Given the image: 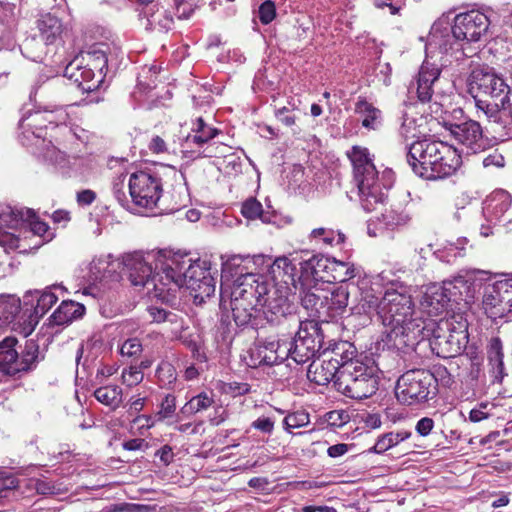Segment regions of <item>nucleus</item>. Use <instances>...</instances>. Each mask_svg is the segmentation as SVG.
Listing matches in <instances>:
<instances>
[{
    "label": "nucleus",
    "mask_w": 512,
    "mask_h": 512,
    "mask_svg": "<svg viewBox=\"0 0 512 512\" xmlns=\"http://www.w3.org/2000/svg\"><path fill=\"white\" fill-rule=\"evenodd\" d=\"M220 258L221 305L230 307L237 325H246L268 293L265 276L252 271L264 265L266 256L224 254Z\"/></svg>",
    "instance_id": "nucleus-1"
},
{
    "label": "nucleus",
    "mask_w": 512,
    "mask_h": 512,
    "mask_svg": "<svg viewBox=\"0 0 512 512\" xmlns=\"http://www.w3.org/2000/svg\"><path fill=\"white\" fill-rule=\"evenodd\" d=\"M126 177L121 174L112 183L113 195L123 207H128L130 203L126 187L133 204L154 214L172 213L186 205V189L180 186L177 197L173 196L168 201L164 195L162 178L156 172L141 170L130 174L128 180Z\"/></svg>",
    "instance_id": "nucleus-2"
},
{
    "label": "nucleus",
    "mask_w": 512,
    "mask_h": 512,
    "mask_svg": "<svg viewBox=\"0 0 512 512\" xmlns=\"http://www.w3.org/2000/svg\"><path fill=\"white\" fill-rule=\"evenodd\" d=\"M303 257L299 254L278 257L273 263L266 257L264 264L270 268L273 281L265 276L268 286V293L264 295L263 301L259 302V310L262 311L267 321L279 322L295 308V302L300 300V284L297 266H300L302 273Z\"/></svg>",
    "instance_id": "nucleus-3"
},
{
    "label": "nucleus",
    "mask_w": 512,
    "mask_h": 512,
    "mask_svg": "<svg viewBox=\"0 0 512 512\" xmlns=\"http://www.w3.org/2000/svg\"><path fill=\"white\" fill-rule=\"evenodd\" d=\"M468 92L475 101L479 118L507 125L512 123V90L494 68L478 66L468 79Z\"/></svg>",
    "instance_id": "nucleus-4"
},
{
    "label": "nucleus",
    "mask_w": 512,
    "mask_h": 512,
    "mask_svg": "<svg viewBox=\"0 0 512 512\" xmlns=\"http://www.w3.org/2000/svg\"><path fill=\"white\" fill-rule=\"evenodd\" d=\"M489 24L488 16L479 10L457 14L453 24L448 16H442L431 27L428 51L435 53L445 49L455 61H460L466 56L462 42L479 41L487 33Z\"/></svg>",
    "instance_id": "nucleus-5"
},
{
    "label": "nucleus",
    "mask_w": 512,
    "mask_h": 512,
    "mask_svg": "<svg viewBox=\"0 0 512 512\" xmlns=\"http://www.w3.org/2000/svg\"><path fill=\"white\" fill-rule=\"evenodd\" d=\"M169 272L165 279L171 302L181 288L189 291L196 305H201L215 293L216 281L211 273V261L207 258L193 259L189 254L170 250Z\"/></svg>",
    "instance_id": "nucleus-6"
},
{
    "label": "nucleus",
    "mask_w": 512,
    "mask_h": 512,
    "mask_svg": "<svg viewBox=\"0 0 512 512\" xmlns=\"http://www.w3.org/2000/svg\"><path fill=\"white\" fill-rule=\"evenodd\" d=\"M19 128L21 129L20 141L26 146H38L40 143L46 145L45 138L48 130H57L55 134L49 135L58 143L68 142L74 138L83 144H88L93 137L88 130L72 124L69 113L63 107L29 113L21 118Z\"/></svg>",
    "instance_id": "nucleus-7"
},
{
    "label": "nucleus",
    "mask_w": 512,
    "mask_h": 512,
    "mask_svg": "<svg viewBox=\"0 0 512 512\" xmlns=\"http://www.w3.org/2000/svg\"><path fill=\"white\" fill-rule=\"evenodd\" d=\"M407 162L413 172L426 180L452 176L462 164L461 152L437 140H417L407 147Z\"/></svg>",
    "instance_id": "nucleus-8"
},
{
    "label": "nucleus",
    "mask_w": 512,
    "mask_h": 512,
    "mask_svg": "<svg viewBox=\"0 0 512 512\" xmlns=\"http://www.w3.org/2000/svg\"><path fill=\"white\" fill-rule=\"evenodd\" d=\"M381 312L385 334L393 346H406L418 340L425 330L424 321L414 310V304L405 291H389L384 294Z\"/></svg>",
    "instance_id": "nucleus-9"
},
{
    "label": "nucleus",
    "mask_w": 512,
    "mask_h": 512,
    "mask_svg": "<svg viewBox=\"0 0 512 512\" xmlns=\"http://www.w3.org/2000/svg\"><path fill=\"white\" fill-rule=\"evenodd\" d=\"M170 250L133 252L123 256L121 266L133 286L147 289V294L162 302L171 303L167 295L165 276L169 272Z\"/></svg>",
    "instance_id": "nucleus-10"
},
{
    "label": "nucleus",
    "mask_w": 512,
    "mask_h": 512,
    "mask_svg": "<svg viewBox=\"0 0 512 512\" xmlns=\"http://www.w3.org/2000/svg\"><path fill=\"white\" fill-rule=\"evenodd\" d=\"M109 54L108 44L96 43L66 66L64 76L83 92L94 91L104 80Z\"/></svg>",
    "instance_id": "nucleus-11"
},
{
    "label": "nucleus",
    "mask_w": 512,
    "mask_h": 512,
    "mask_svg": "<svg viewBox=\"0 0 512 512\" xmlns=\"http://www.w3.org/2000/svg\"><path fill=\"white\" fill-rule=\"evenodd\" d=\"M7 230H29L46 242L54 236L48 224L40 221L32 209L0 204V246L5 251L20 248V234Z\"/></svg>",
    "instance_id": "nucleus-12"
},
{
    "label": "nucleus",
    "mask_w": 512,
    "mask_h": 512,
    "mask_svg": "<svg viewBox=\"0 0 512 512\" xmlns=\"http://www.w3.org/2000/svg\"><path fill=\"white\" fill-rule=\"evenodd\" d=\"M377 372L378 367L373 361L355 360L340 369L335 387L349 398H368L378 389Z\"/></svg>",
    "instance_id": "nucleus-13"
},
{
    "label": "nucleus",
    "mask_w": 512,
    "mask_h": 512,
    "mask_svg": "<svg viewBox=\"0 0 512 512\" xmlns=\"http://www.w3.org/2000/svg\"><path fill=\"white\" fill-rule=\"evenodd\" d=\"M349 291L347 286H338L334 290L324 287H316L300 295L302 306L310 317L323 322H329L342 316L348 306Z\"/></svg>",
    "instance_id": "nucleus-14"
},
{
    "label": "nucleus",
    "mask_w": 512,
    "mask_h": 512,
    "mask_svg": "<svg viewBox=\"0 0 512 512\" xmlns=\"http://www.w3.org/2000/svg\"><path fill=\"white\" fill-rule=\"evenodd\" d=\"M43 146V159L53 165L56 172L63 178L87 181L97 168V163L92 155H67L59 150L51 140Z\"/></svg>",
    "instance_id": "nucleus-15"
},
{
    "label": "nucleus",
    "mask_w": 512,
    "mask_h": 512,
    "mask_svg": "<svg viewBox=\"0 0 512 512\" xmlns=\"http://www.w3.org/2000/svg\"><path fill=\"white\" fill-rule=\"evenodd\" d=\"M435 378L425 369H412L402 374L396 383L397 400L405 405L426 402L435 394Z\"/></svg>",
    "instance_id": "nucleus-16"
},
{
    "label": "nucleus",
    "mask_w": 512,
    "mask_h": 512,
    "mask_svg": "<svg viewBox=\"0 0 512 512\" xmlns=\"http://www.w3.org/2000/svg\"><path fill=\"white\" fill-rule=\"evenodd\" d=\"M219 133L218 129L209 126L202 118H197L182 144V153L189 158L196 159L200 157H216L219 158L222 151L231 148L213 142V139Z\"/></svg>",
    "instance_id": "nucleus-17"
},
{
    "label": "nucleus",
    "mask_w": 512,
    "mask_h": 512,
    "mask_svg": "<svg viewBox=\"0 0 512 512\" xmlns=\"http://www.w3.org/2000/svg\"><path fill=\"white\" fill-rule=\"evenodd\" d=\"M425 53L426 57L420 67L417 78V96L421 102L431 100L433 85L439 79L441 68L455 61L445 49H439L435 53L428 51V41L425 45Z\"/></svg>",
    "instance_id": "nucleus-18"
},
{
    "label": "nucleus",
    "mask_w": 512,
    "mask_h": 512,
    "mask_svg": "<svg viewBox=\"0 0 512 512\" xmlns=\"http://www.w3.org/2000/svg\"><path fill=\"white\" fill-rule=\"evenodd\" d=\"M37 323L31 313L23 312L20 298L14 295L0 296V327H10L24 337L29 336Z\"/></svg>",
    "instance_id": "nucleus-19"
},
{
    "label": "nucleus",
    "mask_w": 512,
    "mask_h": 512,
    "mask_svg": "<svg viewBox=\"0 0 512 512\" xmlns=\"http://www.w3.org/2000/svg\"><path fill=\"white\" fill-rule=\"evenodd\" d=\"M512 195L503 189L494 190L483 202V216L487 224L480 227V235L489 237L493 235V226L501 224L507 216L512 215Z\"/></svg>",
    "instance_id": "nucleus-20"
},
{
    "label": "nucleus",
    "mask_w": 512,
    "mask_h": 512,
    "mask_svg": "<svg viewBox=\"0 0 512 512\" xmlns=\"http://www.w3.org/2000/svg\"><path fill=\"white\" fill-rule=\"evenodd\" d=\"M331 263L332 257L324 255L303 259L302 273L299 274L300 295L331 283V277H329Z\"/></svg>",
    "instance_id": "nucleus-21"
},
{
    "label": "nucleus",
    "mask_w": 512,
    "mask_h": 512,
    "mask_svg": "<svg viewBox=\"0 0 512 512\" xmlns=\"http://www.w3.org/2000/svg\"><path fill=\"white\" fill-rule=\"evenodd\" d=\"M358 188L359 201L366 212L377 211L385 205L388 199V189L391 183L376 176H369L355 181Z\"/></svg>",
    "instance_id": "nucleus-22"
},
{
    "label": "nucleus",
    "mask_w": 512,
    "mask_h": 512,
    "mask_svg": "<svg viewBox=\"0 0 512 512\" xmlns=\"http://www.w3.org/2000/svg\"><path fill=\"white\" fill-rule=\"evenodd\" d=\"M451 136L462 146L461 153L475 154L483 151L485 140L480 124L474 120H466L461 123H445Z\"/></svg>",
    "instance_id": "nucleus-23"
},
{
    "label": "nucleus",
    "mask_w": 512,
    "mask_h": 512,
    "mask_svg": "<svg viewBox=\"0 0 512 512\" xmlns=\"http://www.w3.org/2000/svg\"><path fill=\"white\" fill-rule=\"evenodd\" d=\"M493 282L487 285L483 298V308L489 318L497 319L505 317L504 293L508 291L512 277L507 278V273L494 274Z\"/></svg>",
    "instance_id": "nucleus-24"
},
{
    "label": "nucleus",
    "mask_w": 512,
    "mask_h": 512,
    "mask_svg": "<svg viewBox=\"0 0 512 512\" xmlns=\"http://www.w3.org/2000/svg\"><path fill=\"white\" fill-rule=\"evenodd\" d=\"M452 283L449 278L441 284L434 283L426 288L421 306L429 316L443 314L451 299L457 297V292L454 290Z\"/></svg>",
    "instance_id": "nucleus-25"
},
{
    "label": "nucleus",
    "mask_w": 512,
    "mask_h": 512,
    "mask_svg": "<svg viewBox=\"0 0 512 512\" xmlns=\"http://www.w3.org/2000/svg\"><path fill=\"white\" fill-rule=\"evenodd\" d=\"M494 278V274L487 270L480 269H462L456 275L450 278L453 282L454 290L457 296L473 298L475 293L479 291L482 286Z\"/></svg>",
    "instance_id": "nucleus-26"
},
{
    "label": "nucleus",
    "mask_w": 512,
    "mask_h": 512,
    "mask_svg": "<svg viewBox=\"0 0 512 512\" xmlns=\"http://www.w3.org/2000/svg\"><path fill=\"white\" fill-rule=\"evenodd\" d=\"M411 221L410 214L403 209L385 208L380 216L368 221L367 233L371 237L381 235L385 230L393 231L406 227Z\"/></svg>",
    "instance_id": "nucleus-27"
},
{
    "label": "nucleus",
    "mask_w": 512,
    "mask_h": 512,
    "mask_svg": "<svg viewBox=\"0 0 512 512\" xmlns=\"http://www.w3.org/2000/svg\"><path fill=\"white\" fill-rule=\"evenodd\" d=\"M121 267L119 260L113 259L109 255H100L95 257L89 265L88 280L92 284H102L103 287L110 283H116L121 279L118 269Z\"/></svg>",
    "instance_id": "nucleus-28"
},
{
    "label": "nucleus",
    "mask_w": 512,
    "mask_h": 512,
    "mask_svg": "<svg viewBox=\"0 0 512 512\" xmlns=\"http://www.w3.org/2000/svg\"><path fill=\"white\" fill-rule=\"evenodd\" d=\"M139 3L142 5L141 14L146 21V29L167 32L172 28L173 18L160 0H139Z\"/></svg>",
    "instance_id": "nucleus-29"
},
{
    "label": "nucleus",
    "mask_w": 512,
    "mask_h": 512,
    "mask_svg": "<svg viewBox=\"0 0 512 512\" xmlns=\"http://www.w3.org/2000/svg\"><path fill=\"white\" fill-rule=\"evenodd\" d=\"M340 368L335 359H328L323 355L322 359L313 360L308 367L307 377L317 385H327L336 381Z\"/></svg>",
    "instance_id": "nucleus-30"
},
{
    "label": "nucleus",
    "mask_w": 512,
    "mask_h": 512,
    "mask_svg": "<svg viewBox=\"0 0 512 512\" xmlns=\"http://www.w3.org/2000/svg\"><path fill=\"white\" fill-rule=\"evenodd\" d=\"M489 373L494 382L501 383L507 375L504 365L503 343L499 337H492L486 346Z\"/></svg>",
    "instance_id": "nucleus-31"
},
{
    "label": "nucleus",
    "mask_w": 512,
    "mask_h": 512,
    "mask_svg": "<svg viewBox=\"0 0 512 512\" xmlns=\"http://www.w3.org/2000/svg\"><path fill=\"white\" fill-rule=\"evenodd\" d=\"M347 155L353 165L354 181L378 174L367 148L353 146Z\"/></svg>",
    "instance_id": "nucleus-32"
},
{
    "label": "nucleus",
    "mask_w": 512,
    "mask_h": 512,
    "mask_svg": "<svg viewBox=\"0 0 512 512\" xmlns=\"http://www.w3.org/2000/svg\"><path fill=\"white\" fill-rule=\"evenodd\" d=\"M355 113L359 116L361 124L369 130H377L382 124V112L365 97L359 96L355 103Z\"/></svg>",
    "instance_id": "nucleus-33"
},
{
    "label": "nucleus",
    "mask_w": 512,
    "mask_h": 512,
    "mask_svg": "<svg viewBox=\"0 0 512 512\" xmlns=\"http://www.w3.org/2000/svg\"><path fill=\"white\" fill-rule=\"evenodd\" d=\"M383 306H386L384 303V294L379 295L377 290H372L370 286L368 289L362 291L359 304L351 307V311L354 314H365L368 316L375 313L381 318Z\"/></svg>",
    "instance_id": "nucleus-34"
},
{
    "label": "nucleus",
    "mask_w": 512,
    "mask_h": 512,
    "mask_svg": "<svg viewBox=\"0 0 512 512\" xmlns=\"http://www.w3.org/2000/svg\"><path fill=\"white\" fill-rule=\"evenodd\" d=\"M38 28L46 45L56 44L66 33L61 21L51 14H46L39 19Z\"/></svg>",
    "instance_id": "nucleus-35"
},
{
    "label": "nucleus",
    "mask_w": 512,
    "mask_h": 512,
    "mask_svg": "<svg viewBox=\"0 0 512 512\" xmlns=\"http://www.w3.org/2000/svg\"><path fill=\"white\" fill-rule=\"evenodd\" d=\"M323 354L328 359L337 360L338 367L342 369L346 364L354 363L356 347L348 341H334L329 343Z\"/></svg>",
    "instance_id": "nucleus-36"
},
{
    "label": "nucleus",
    "mask_w": 512,
    "mask_h": 512,
    "mask_svg": "<svg viewBox=\"0 0 512 512\" xmlns=\"http://www.w3.org/2000/svg\"><path fill=\"white\" fill-rule=\"evenodd\" d=\"M84 312V305L72 300H63L51 315L50 320L55 325H66L82 317Z\"/></svg>",
    "instance_id": "nucleus-37"
},
{
    "label": "nucleus",
    "mask_w": 512,
    "mask_h": 512,
    "mask_svg": "<svg viewBox=\"0 0 512 512\" xmlns=\"http://www.w3.org/2000/svg\"><path fill=\"white\" fill-rule=\"evenodd\" d=\"M399 135L405 140L418 138L421 133L420 127L424 121L415 111V107L407 106L400 118Z\"/></svg>",
    "instance_id": "nucleus-38"
},
{
    "label": "nucleus",
    "mask_w": 512,
    "mask_h": 512,
    "mask_svg": "<svg viewBox=\"0 0 512 512\" xmlns=\"http://www.w3.org/2000/svg\"><path fill=\"white\" fill-rule=\"evenodd\" d=\"M66 292V288L61 284H54L43 291H35L37 295V304L34 307L35 317H42L58 301L59 296Z\"/></svg>",
    "instance_id": "nucleus-39"
},
{
    "label": "nucleus",
    "mask_w": 512,
    "mask_h": 512,
    "mask_svg": "<svg viewBox=\"0 0 512 512\" xmlns=\"http://www.w3.org/2000/svg\"><path fill=\"white\" fill-rule=\"evenodd\" d=\"M16 343L17 340L13 337H6L0 342V371L6 374L19 372Z\"/></svg>",
    "instance_id": "nucleus-40"
},
{
    "label": "nucleus",
    "mask_w": 512,
    "mask_h": 512,
    "mask_svg": "<svg viewBox=\"0 0 512 512\" xmlns=\"http://www.w3.org/2000/svg\"><path fill=\"white\" fill-rule=\"evenodd\" d=\"M295 336L305 348L310 350L312 357L323 346V337L318 333V326L314 322L301 323Z\"/></svg>",
    "instance_id": "nucleus-41"
},
{
    "label": "nucleus",
    "mask_w": 512,
    "mask_h": 512,
    "mask_svg": "<svg viewBox=\"0 0 512 512\" xmlns=\"http://www.w3.org/2000/svg\"><path fill=\"white\" fill-rule=\"evenodd\" d=\"M282 354H287L286 361H293L296 364H303L311 360L312 354H310V350L305 348V346L298 341L297 337H284L283 338V348L281 350ZM290 366V362L287 364Z\"/></svg>",
    "instance_id": "nucleus-42"
},
{
    "label": "nucleus",
    "mask_w": 512,
    "mask_h": 512,
    "mask_svg": "<svg viewBox=\"0 0 512 512\" xmlns=\"http://www.w3.org/2000/svg\"><path fill=\"white\" fill-rule=\"evenodd\" d=\"M410 437L411 432L405 430L385 433L377 438L376 443L370 449V452L382 454Z\"/></svg>",
    "instance_id": "nucleus-43"
},
{
    "label": "nucleus",
    "mask_w": 512,
    "mask_h": 512,
    "mask_svg": "<svg viewBox=\"0 0 512 512\" xmlns=\"http://www.w3.org/2000/svg\"><path fill=\"white\" fill-rule=\"evenodd\" d=\"M370 286L372 290H377L379 295L389 291H399L402 288L401 283L395 278L392 270H383L370 278Z\"/></svg>",
    "instance_id": "nucleus-44"
},
{
    "label": "nucleus",
    "mask_w": 512,
    "mask_h": 512,
    "mask_svg": "<svg viewBox=\"0 0 512 512\" xmlns=\"http://www.w3.org/2000/svg\"><path fill=\"white\" fill-rule=\"evenodd\" d=\"M214 403L213 392L203 391L188 400L180 411L189 416L209 409Z\"/></svg>",
    "instance_id": "nucleus-45"
},
{
    "label": "nucleus",
    "mask_w": 512,
    "mask_h": 512,
    "mask_svg": "<svg viewBox=\"0 0 512 512\" xmlns=\"http://www.w3.org/2000/svg\"><path fill=\"white\" fill-rule=\"evenodd\" d=\"M94 396L112 410H116L122 403V389L117 385L99 387L94 391Z\"/></svg>",
    "instance_id": "nucleus-46"
},
{
    "label": "nucleus",
    "mask_w": 512,
    "mask_h": 512,
    "mask_svg": "<svg viewBox=\"0 0 512 512\" xmlns=\"http://www.w3.org/2000/svg\"><path fill=\"white\" fill-rule=\"evenodd\" d=\"M356 276V268L354 263L349 260L341 261L332 257L329 277L331 282H346Z\"/></svg>",
    "instance_id": "nucleus-47"
},
{
    "label": "nucleus",
    "mask_w": 512,
    "mask_h": 512,
    "mask_svg": "<svg viewBox=\"0 0 512 512\" xmlns=\"http://www.w3.org/2000/svg\"><path fill=\"white\" fill-rule=\"evenodd\" d=\"M265 354H267V366L278 365L283 361H286L287 354H282L283 338L278 340H266L261 342Z\"/></svg>",
    "instance_id": "nucleus-48"
},
{
    "label": "nucleus",
    "mask_w": 512,
    "mask_h": 512,
    "mask_svg": "<svg viewBox=\"0 0 512 512\" xmlns=\"http://www.w3.org/2000/svg\"><path fill=\"white\" fill-rule=\"evenodd\" d=\"M310 237L327 246H337L342 244L345 240V235L343 233L328 228L313 229L310 233Z\"/></svg>",
    "instance_id": "nucleus-49"
},
{
    "label": "nucleus",
    "mask_w": 512,
    "mask_h": 512,
    "mask_svg": "<svg viewBox=\"0 0 512 512\" xmlns=\"http://www.w3.org/2000/svg\"><path fill=\"white\" fill-rule=\"evenodd\" d=\"M221 151L222 152L219 156L222 157V160L219 163L220 169L227 175L240 174L243 167V160L241 156L236 152L224 154V150Z\"/></svg>",
    "instance_id": "nucleus-50"
},
{
    "label": "nucleus",
    "mask_w": 512,
    "mask_h": 512,
    "mask_svg": "<svg viewBox=\"0 0 512 512\" xmlns=\"http://www.w3.org/2000/svg\"><path fill=\"white\" fill-rule=\"evenodd\" d=\"M310 423V415L305 410H298L288 413L283 419V428L286 432L292 433V429L302 428Z\"/></svg>",
    "instance_id": "nucleus-51"
},
{
    "label": "nucleus",
    "mask_w": 512,
    "mask_h": 512,
    "mask_svg": "<svg viewBox=\"0 0 512 512\" xmlns=\"http://www.w3.org/2000/svg\"><path fill=\"white\" fill-rule=\"evenodd\" d=\"M241 213L250 220L261 219L263 222L269 221L268 216L263 211L262 204L255 198H249L243 202Z\"/></svg>",
    "instance_id": "nucleus-52"
},
{
    "label": "nucleus",
    "mask_w": 512,
    "mask_h": 512,
    "mask_svg": "<svg viewBox=\"0 0 512 512\" xmlns=\"http://www.w3.org/2000/svg\"><path fill=\"white\" fill-rule=\"evenodd\" d=\"M157 74L158 69L156 66L143 67L138 76L137 90L146 92L154 88L156 86Z\"/></svg>",
    "instance_id": "nucleus-53"
},
{
    "label": "nucleus",
    "mask_w": 512,
    "mask_h": 512,
    "mask_svg": "<svg viewBox=\"0 0 512 512\" xmlns=\"http://www.w3.org/2000/svg\"><path fill=\"white\" fill-rule=\"evenodd\" d=\"M176 412V397L172 394H167L159 405V409L154 416L158 422L171 419Z\"/></svg>",
    "instance_id": "nucleus-54"
},
{
    "label": "nucleus",
    "mask_w": 512,
    "mask_h": 512,
    "mask_svg": "<svg viewBox=\"0 0 512 512\" xmlns=\"http://www.w3.org/2000/svg\"><path fill=\"white\" fill-rule=\"evenodd\" d=\"M156 376L162 387H170L177 379L176 369L171 363L166 361L159 364Z\"/></svg>",
    "instance_id": "nucleus-55"
},
{
    "label": "nucleus",
    "mask_w": 512,
    "mask_h": 512,
    "mask_svg": "<svg viewBox=\"0 0 512 512\" xmlns=\"http://www.w3.org/2000/svg\"><path fill=\"white\" fill-rule=\"evenodd\" d=\"M38 358V347L33 343H28L25 348V352L22 354L20 360H18L19 371L29 370L37 362Z\"/></svg>",
    "instance_id": "nucleus-56"
},
{
    "label": "nucleus",
    "mask_w": 512,
    "mask_h": 512,
    "mask_svg": "<svg viewBox=\"0 0 512 512\" xmlns=\"http://www.w3.org/2000/svg\"><path fill=\"white\" fill-rule=\"evenodd\" d=\"M147 312L152 321L156 323L170 322L174 324L179 319L177 314L153 305L148 307Z\"/></svg>",
    "instance_id": "nucleus-57"
},
{
    "label": "nucleus",
    "mask_w": 512,
    "mask_h": 512,
    "mask_svg": "<svg viewBox=\"0 0 512 512\" xmlns=\"http://www.w3.org/2000/svg\"><path fill=\"white\" fill-rule=\"evenodd\" d=\"M144 379V373L136 366L124 368L121 373L122 383L129 388L137 386Z\"/></svg>",
    "instance_id": "nucleus-58"
},
{
    "label": "nucleus",
    "mask_w": 512,
    "mask_h": 512,
    "mask_svg": "<svg viewBox=\"0 0 512 512\" xmlns=\"http://www.w3.org/2000/svg\"><path fill=\"white\" fill-rule=\"evenodd\" d=\"M174 6L179 19H189L198 7V0H174Z\"/></svg>",
    "instance_id": "nucleus-59"
},
{
    "label": "nucleus",
    "mask_w": 512,
    "mask_h": 512,
    "mask_svg": "<svg viewBox=\"0 0 512 512\" xmlns=\"http://www.w3.org/2000/svg\"><path fill=\"white\" fill-rule=\"evenodd\" d=\"M157 422L158 421L156 420V418L154 416L145 415V414L136 415L131 420V424H132L131 429L136 428L137 432L140 435H143L144 431L149 430L150 428L154 427Z\"/></svg>",
    "instance_id": "nucleus-60"
},
{
    "label": "nucleus",
    "mask_w": 512,
    "mask_h": 512,
    "mask_svg": "<svg viewBox=\"0 0 512 512\" xmlns=\"http://www.w3.org/2000/svg\"><path fill=\"white\" fill-rule=\"evenodd\" d=\"M119 352L123 357H136L142 352V344L137 338H129L121 344Z\"/></svg>",
    "instance_id": "nucleus-61"
},
{
    "label": "nucleus",
    "mask_w": 512,
    "mask_h": 512,
    "mask_svg": "<svg viewBox=\"0 0 512 512\" xmlns=\"http://www.w3.org/2000/svg\"><path fill=\"white\" fill-rule=\"evenodd\" d=\"M265 352L266 351L263 350L261 342L255 344L250 349L248 365L254 368L267 366V354H265Z\"/></svg>",
    "instance_id": "nucleus-62"
},
{
    "label": "nucleus",
    "mask_w": 512,
    "mask_h": 512,
    "mask_svg": "<svg viewBox=\"0 0 512 512\" xmlns=\"http://www.w3.org/2000/svg\"><path fill=\"white\" fill-rule=\"evenodd\" d=\"M276 418L274 415H263L251 423V427L265 434H272Z\"/></svg>",
    "instance_id": "nucleus-63"
},
{
    "label": "nucleus",
    "mask_w": 512,
    "mask_h": 512,
    "mask_svg": "<svg viewBox=\"0 0 512 512\" xmlns=\"http://www.w3.org/2000/svg\"><path fill=\"white\" fill-rule=\"evenodd\" d=\"M259 19L263 24H269L276 16L275 3L271 0L263 2L259 7Z\"/></svg>",
    "instance_id": "nucleus-64"
}]
</instances>
